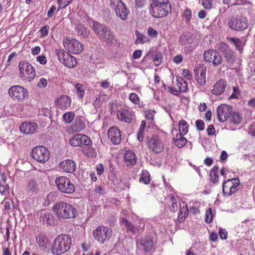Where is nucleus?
Wrapping results in <instances>:
<instances>
[{
  "label": "nucleus",
  "mask_w": 255,
  "mask_h": 255,
  "mask_svg": "<svg viewBox=\"0 0 255 255\" xmlns=\"http://www.w3.org/2000/svg\"><path fill=\"white\" fill-rule=\"evenodd\" d=\"M182 74L188 80H191L192 78V75L188 69L183 70Z\"/></svg>",
  "instance_id": "61"
},
{
  "label": "nucleus",
  "mask_w": 255,
  "mask_h": 255,
  "mask_svg": "<svg viewBox=\"0 0 255 255\" xmlns=\"http://www.w3.org/2000/svg\"><path fill=\"white\" fill-rule=\"evenodd\" d=\"M52 210L58 218L71 219L75 218L77 214L76 208L72 205L63 201L55 203Z\"/></svg>",
  "instance_id": "3"
},
{
  "label": "nucleus",
  "mask_w": 255,
  "mask_h": 255,
  "mask_svg": "<svg viewBox=\"0 0 255 255\" xmlns=\"http://www.w3.org/2000/svg\"><path fill=\"white\" fill-rule=\"evenodd\" d=\"M18 67L20 71L19 76L22 80L30 82L34 79L35 75L34 68L28 62L20 61Z\"/></svg>",
  "instance_id": "6"
},
{
  "label": "nucleus",
  "mask_w": 255,
  "mask_h": 255,
  "mask_svg": "<svg viewBox=\"0 0 255 255\" xmlns=\"http://www.w3.org/2000/svg\"><path fill=\"white\" fill-rule=\"evenodd\" d=\"M37 128V125L34 123L25 122L21 124L20 130L25 134H32L36 131Z\"/></svg>",
  "instance_id": "21"
},
{
  "label": "nucleus",
  "mask_w": 255,
  "mask_h": 255,
  "mask_svg": "<svg viewBox=\"0 0 255 255\" xmlns=\"http://www.w3.org/2000/svg\"><path fill=\"white\" fill-rule=\"evenodd\" d=\"M177 82L180 92H185L187 89V83L181 77L177 79Z\"/></svg>",
  "instance_id": "43"
},
{
  "label": "nucleus",
  "mask_w": 255,
  "mask_h": 255,
  "mask_svg": "<svg viewBox=\"0 0 255 255\" xmlns=\"http://www.w3.org/2000/svg\"><path fill=\"white\" fill-rule=\"evenodd\" d=\"M146 139L149 148L153 152L159 153L163 150L164 145L158 134H154L151 136H147Z\"/></svg>",
  "instance_id": "11"
},
{
  "label": "nucleus",
  "mask_w": 255,
  "mask_h": 255,
  "mask_svg": "<svg viewBox=\"0 0 255 255\" xmlns=\"http://www.w3.org/2000/svg\"><path fill=\"white\" fill-rule=\"evenodd\" d=\"M202 4L206 9H210L212 6V0H202Z\"/></svg>",
  "instance_id": "59"
},
{
  "label": "nucleus",
  "mask_w": 255,
  "mask_h": 255,
  "mask_svg": "<svg viewBox=\"0 0 255 255\" xmlns=\"http://www.w3.org/2000/svg\"><path fill=\"white\" fill-rule=\"evenodd\" d=\"M230 28L235 30H243L248 27V21L245 18L239 16L232 17L228 23Z\"/></svg>",
  "instance_id": "15"
},
{
  "label": "nucleus",
  "mask_w": 255,
  "mask_h": 255,
  "mask_svg": "<svg viewBox=\"0 0 255 255\" xmlns=\"http://www.w3.org/2000/svg\"><path fill=\"white\" fill-rule=\"evenodd\" d=\"M212 93L214 95H220L223 93V81L220 79L214 86Z\"/></svg>",
  "instance_id": "34"
},
{
  "label": "nucleus",
  "mask_w": 255,
  "mask_h": 255,
  "mask_svg": "<svg viewBox=\"0 0 255 255\" xmlns=\"http://www.w3.org/2000/svg\"><path fill=\"white\" fill-rule=\"evenodd\" d=\"M170 201L171 202V206L170 207V210L172 212H175L178 209L176 199L174 197H171Z\"/></svg>",
  "instance_id": "52"
},
{
  "label": "nucleus",
  "mask_w": 255,
  "mask_h": 255,
  "mask_svg": "<svg viewBox=\"0 0 255 255\" xmlns=\"http://www.w3.org/2000/svg\"><path fill=\"white\" fill-rule=\"evenodd\" d=\"M55 53L58 60L65 66L68 68H73L76 66L77 61L72 55L66 52L63 49H57Z\"/></svg>",
  "instance_id": "12"
},
{
  "label": "nucleus",
  "mask_w": 255,
  "mask_h": 255,
  "mask_svg": "<svg viewBox=\"0 0 255 255\" xmlns=\"http://www.w3.org/2000/svg\"><path fill=\"white\" fill-rule=\"evenodd\" d=\"M193 42L192 36L190 34L181 35L179 37V43L182 45L191 44Z\"/></svg>",
  "instance_id": "35"
},
{
  "label": "nucleus",
  "mask_w": 255,
  "mask_h": 255,
  "mask_svg": "<svg viewBox=\"0 0 255 255\" xmlns=\"http://www.w3.org/2000/svg\"><path fill=\"white\" fill-rule=\"evenodd\" d=\"M217 115L218 120L221 122H223L222 116L223 115V105L218 106L217 109Z\"/></svg>",
  "instance_id": "50"
},
{
  "label": "nucleus",
  "mask_w": 255,
  "mask_h": 255,
  "mask_svg": "<svg viewBox=\"0 0 255 255\" xmlns=\"http://www.w3.org/2000/svg\"><path fill=\"white\" fill-rule=\"evenodd\" d=\"M218 170H219V167L217 166H215L211 169V170L210 172V180L213 183H216L218 181V179H219L218 174Z\"/></svg>",
  "instance_id": "36"
},
{
  "label": "nucleus",
  "mask_w": 255,
  "mask_h": 255,
  "mask_svg": "<svg viewBox=\"0 0 255 255\" xmlns=\"http://www.w3.org/2000/svg\"><path fill=\"white\" fill-rule=\"evenodd\" d=\"M71 238L69 235L61 234L54 240L51 251L55 255H60L68 251L71 246Z\"/></svg>",
  "instance_id": "2"
},
{
  "label": "nucleus",
  "mask_w": 255,
  "mask_h": 255,
  "mask_svg": "<svg viewBox=\"0 0 255 255\" xmlns=\"http://www.w3.org/2000/svg\"><path fill=\"white\" fill-rule=\"evenodd\" d=\"M152 57L154 65L156 66L159 65L162 60V54L160 52H156Z\"/></svg>",
  "instance_id": "45"
},
{
  "label": "nucleus",
  "mask_w": 255,
  "mask_h": 255,
  "mask_svg": "<svg viewBox=\"0 0 255 255\" xmlns=\"http://www.w3.org/2000/svg\"><path fill=\"white\" fill-rule=\"evenodd\" d=\"M55 184L58 189L61 192L70 194L73 193L75 190L74 185L71 182L69 178L65 176H60L55 179Z\"/></svg>",
  "instance_id": "7"
},
{
  "label": "nucleus",
  "mask_w": 255,
  "mask_h": 255,
  "mask_svg": "<svg viewBox=\"0 0 255 255\" xmlns=\"http://www.w3.org/2000/svg\"><path fill=\"white\" fill-rule=\"evenodd\" d=\"M47 80L44 78L40 79L39 82L37 84L38 87L41 88H45L47 86Z\"/></svg>",
  "instance_id": "60"
},
{
  "label": "nucleus",
  "mask_w": 255,
  "mask_h": 255,
  "mask_svg": "<svg viewBox=\"0 0 255 255\" xmlns=\"http://www.w3.org/2000/svg\"><path fill=\"white\" fill-rule=\"evenodd\" d=\"M92 141L86 135L77 134L73 136L69 140V143L74 146H89L91 144Z\"/></svg>",
  "instance_id": "17"
},
{
  "label": "nucleus",
  "mask_w": 255,
  "mask_h": 255,
  "mask_svg": "<svg viewBox=\"0 0 255 255\" xmlns=\"http://www.w3.org/2000/svg\"><path fill=\"white\" fill-rule=\"evenodd\" d=\"M179 132L178 133H181L183 135L187 133L188 131V125L185 121L183 120L180 121L179 123Z\"/></svg>",
  "instance_id": "38"
},
{
  "label": "nucleus",
  "mask_w": 255,
  "mask_h": 255,
  "mask_svg": "<svg viewBox=\"0 0 255 255\" xmlns=\"http://www.w3.org/2000/svg\"><path fill=\"white\" fill-rule=\"evenodd\" d=\"M8 93L14 101L21 102L28 95L29 93L26 89L16 85L10 87Z\"/></svg>",
  "instance_id": "10"
},
{
  "label": "nucleus",
  "mask_w": 255,
  "mask_h": 255,
  "mask_svg": "<svg viewBox=\"0 0 255 255\" xmlns=\"http://www.w3.org/2000/svg\"><path fill=\"white\" fill-rule=\"evenodd\" d=\"M49 28V26L47 25L42 27L40 30L41 36H46L48 34Z\"/></svg>",
  "instance_id": "58"
},
{
  "label": "nucleus",
  "mask_w": 255,
  "mask_h": 255,
  "mask_svg": "<svg viewBox=\"0 0 255 255\" xmlns=\"http://www.w3.org/2000/svg\"><path fill=\"white\" fill-rule=\"evenodd\" d=\"M51 213H46L42 217V220L45 223L50 226H55L58 224L59 219Z\"/></svg>",
  "instance_id": "24"
},
{
  "label": "nucleus",
  "mask_w": 255,
  "mask_h": 255,
  "mask_svg": "<svg viewBox=\"0 0 255 255\" xmlns=\"http://www.w3.org/2000/svg\"><path fill=\"white\" fill-rule=\"evenodd\" d=\"M136 8H142L146 4V0H134Z\"/></svg>",
  "instance_id": "55"
},
{
  "label": "nucleus",
  "mask_w": 255,
  "mask_h": 255,
  "mask_svg": "<svg viewBox=\"0 0 255 255\" xmlns=\"http://www.w3.org/2000/svg\"><path fill=\"white\" fill-rule=\"evenodd\" d=\"M76 164L71 159H66L59 164V167L63 171L68 173H73L76 169Z\"/></svg>",
  "instance_id": "20"
},
{
  "label": "nucleus",
  "mask_w": 255,
  "mask_h": 255,
  "mask_svg": "<svg viewBox=\"0 0 255 255\" xmlns=\"http://www.w3.org/2000/svg\"><path fill=\"white\" fill-rule=\"evenodd\" d=\"M92 28L99 38L104 40L107 43L112 44L116 41L114 32L106 25L93 20Z\"/></svg>",
  "instance_id": "1"
},
{
  "label": "nucleus",
  "mask_w": 255,
  "mask_h": 255,
  "mask_svg": "<svg viewBox=\"0 0 255 255\" xmlns=\"http://www.w3.org/2000/svg\"><path fill=\"white\" fill-rule=\"evenodd\" d=\"M227 39L230 41L232 44H234L237 49H240L242 45V41L240 39L236 37H227Z\"/></svg>",
  "instance_id": "44"
},
{
  "label": "nucleus",
  "mask_w": 255,
  "mask_h": 255,
  "mask_svg": "<svg viewBox=\"0 0 255 255\" xmlns=\"http://www.w3.org/2000/svg\"><path fill=\"white\" fill-rule=\"evenodd\" d=\"M108 137L114 144H118L121 141L120 130L116 127L110 128L108 131Z\"/></svg>",
  "instance_id": "19"
},
{
  "label": "nucleus",
  "mask_w": 255,
  "mask_h": 255,
  "mask_svg": "<svg viewBox=\"0 0 255 255\" xmlns=\"http://www.w3.org/2000/svg\"><path fill=\"white\" fill-rule=\"evenodd\" d=\"M139 182L145 184H148L150 183L149 175L147 172H143L142 173Z\"/></svg>",
  "instance_id": "46"
},
{
  "label": "nucleus",
  "mask_w": 255,
  "mask_h": 255,
  "mask_svg": "<svg viewBox=\"0 0 255 255\" xmlns=\"http://www.w3.org/2000/svg\"><path fill=\"white\" fill-rule=\"evenodd\" d=\"M214 53L215 51L213 50H208L206 51L203 55L205 60L210 62L213 61Z\"/></svg>",
  "instance_id": "42"
},
{
  "label": "nucleus",
  "mask_w": 255,
  "mask_h": 255,
  "mask_svg": "<svg viewBox=\"0 0 255 255\" xmlns=\"http://www.w3.org/2000/svg\"><path fill=\"white\" fill-rule=\"evenodd\" d=\"M57 196L58 193L57 192H51L47 195L46 199L43 202V205L45 206H48L50 204L54 203L56 201Z\"/></svg>",
  "instance_id": "33"
},
{
  "label": "nucleus",
  "mask_w": 255,
  "mask_h": 255,
  "mask_svg": "<svg viewBox=\"0 0 255 255\" xmlns=\"http://www.w3.org/2000/svg\"><path fill=\"white\" fill-rule=\"evenodd\" d=\"M75 113L74 112H69L65 113L63 115V120L66 123H71L75 117Z\"/></svg>",
  "instance_id": "41"
},
{
  "label": "nucleus",
  "mask_w": 255,
  "mask_h": 255,
  "mask_svg": "<svg viewBox=\"0 0 255 255\" xmlns=\"http://www.w3.org/2000/svg\"><path fill=\"white\" fill-rule=\"evenodd\" d=\"M93 234L96 240L101 244H103L111 238L112 230L108 227L100 226L94 230Z\"/></svg>",
  "instance_id": "8"
},
{
  "label": "nucleus",
  "mask_w": 255,
  "mask_h": 255,
  "mask_svg": "<svg viewBox=\"0 0 255 255\" xmlns=\"http://www.w3.org/2000/svg\"><path fill=\"white\" fill-rule=\"evenodd\" d=\"M207 132L209 135H212L214 134L215 132V129L213 125H210L208 126L207 129Z\"/></svg>",
  "instance_id": "63"
},
{
  "label": "nucleus",
  "mask_w": 255,
  "mask_h": 255,
  "mask_svg": "<svg viewBox=\"0 0 255 255\" xmlns=\"http://www.w3.org/2000/svg\"><path fill=\"white\" fill-rule=\"evenodd\" d=\"M121 223L126 227L127 231H129L133 234H136L138 231V229L126 218H121Z\"/></svg>",
  "instance_id": "30"
},
{
  "label": "nucleus",
  "mask_w": 255,
  "mask_h": 255,
  "mask_svg": "<svg viewBox=\"0 0 255 255\" xmlns=\"http://www.w3.org/2000/svg\"><path fill=\"white\" fill-rule=\"evenodd\" d=\"M6 177L2 175L1 180L0 181V193L3 194L9 190V186L6 182Z\"/></svg>",
  "instance_id": "40"
},
{
  "label": "nucleus",
  "mask_w": 255,
  "mask_h": 255,
  "mask_svg": "<svg viewBox=\"0 0 255 255\" xmlns=\"http://www.w3.org/2000/svg\"><path fill=\"white\" fill-rule=\"evenodd\" d=\"M73 130L80 131L85 128L84 123L81 117H77L72 126Z\"/></svg>",
  "instance_id": "31"
},
{
  "label": "nucleus",
  "mask_w": 255,
  "mask_h": 255,
  "mask_svg": "<svg viewBox=\"0 0 255 255\" xmlns=\"http://www.w3.org/2000/svg\"><path fill=\"white\" fill-rule=\"evenodd\" d=\"M195 126H196V128L199 131L203 130L204 129V128H205L204 123L202 120H197L195 122Z\"/></svg>",
  "instance_id": "54"
},
{
  "label": "nucleus",
  "mask_w": 255,
  "mask_h": 255,
  "mask_svg": "<svg viewBox=\"0 0 255 255\" xmlns=\"http://www.w3.org/2000/svg\"><path fill=\"white\" fill-rule=\"evenodd\" d=\"M38 181L35 179H30L26 186V190L29 193H37L39 191V184Z\"/></svg>",
  "instance_id": "25"
},
{
  "label": "nucleus",
  "mask_w": 255,
  "mask_h": 255,
  "mask_svg": "<svg viewBox=\"0 0 255 255\" xmlns=\"http://www.w3.org/2000/svg\"><path fill=\"white\" fill-rule=\"evenodd\" d=\"M86 154L89 157H94L96 156V151L94 148L88 147L86 151Z\"/></svg>",
  "instance_id": "56"
},
{
  "label": "nucleus",
  "mask_w": 255,
  "mask_h": 255,
  "mask_svg": "<svg viewBox=\"0 0 255 255\" xmlns=\"http://www.w3.org/2000/svg\"><path fill=\"white\" fill-rule=\"evenodd\" d=\"M184 135L181 133H176L172 137L174 144L179 148L182 147L187 143V139L183 136Z\"/></svg>",
  "instance_id": "27"
},
{
  "label": "nucleus",
  "mask_w": 255,
  "mask_h": 255,
  "mask_svg": "<svg viewBox=\"0 0 255 255\" xmlns=\"http://www.w3.org/2000/svg\"><path fill=\"white\" fill-rule=\"evenodd\" d=\"M148 34L151 37H155L158 35L157 31L155 30L152 27H149L147 30Z\"/></svg>",
  "instance_id": "62"
},
{
  "label": "nucleus",
  "mask_w": 255,
  "mask_h": 255,
  "mask_svg": "<svg viewBox=\"0 0 255 255\" xmlns=\"http://www.w3.org/2000/svg\"><path fill=\"white\" fill-rule=\"evenodd\" d=\"M59 108L66 109L71 105V99L65 95L62 96L58 101Z\"/></svg>",
  "instance_id": "29"
},
{
  "label": "nucleus",
  "mask_w": 255,
  "mask_h": 255,
  "mask_svg": "<svg viewBox=\"0 0 255 255\" xmlns=\"http://www.w3.org/2000/svg\"><path fill=\"white\" fill-rule=\"evenodd\" d=\"M63 44L65 49L73 54H79L83 50V45L76 39L67 37L63 41Z\"/></svg>",
  "instance_id": "14"
},
{
  "label": "nucleus",
  "mask_w": 255,
  "mask_h": 255,
  "mask_svg": "<svg viewBox=\"0 0 255 255\" xmlns=\"http://www.w3.org/2000/svg\"><path fill=\"white\" fill-rule=\"evenodd\" d=\"M124 158L128 165H134L136 162L135 153L131 151H127L124 154Z\"/></svg>",
  "instance_id": "28"
},
{
  "label": "nucleus",
  "mask_w": 255,
  "mask_h": 255,
  "mask_svg": "<svg viewBox=\"0 0 255 255\" xmlns=\"http://www.w3.org/2000/svg\"><path fill=\"white\" fill-rule=\"evenodd\" d=\"M213 215L212 210L209 208L206 212L205 214V221L208 223H211L213 220Z\"/></svg>",
  "instance_id": "48"
},
{
  "label": "nucleus",
  "mask_w": 255,
  "mask_h": 255,
  "mask_svg": "<svg viewBox=\"0 0 255 255\" xmlns=\"http://www.w3.org/2000/svg\"><path fill=\"white\" fill-rule=\"evenodd\" d=\"M225 56L228 62H232L234 59V53L232 50H226Z\"/></svg>",
  "instance_id": "51"
},
{
  "label": "nucleus",
  "mask_w": 255,
  "mask_h": 255,
  "mask_svg": "<svg viewBox=\"0 0 255 255\" xmlns=\"http://www.w3.org/2000/svg\"><path fill=\"white\" fill-rule=\"evenodd\" d=\"M110 5L118 17L123 20L128 19L130 11L122 0H110Z\"/></svg>",
  "instance_id": "5"
},
{
  "label": "nucleus",
  "mask_w": 255,
  "mask_h": 255,
  "mask_svg": "<svg viewBox=\"0 0 255 255\" xmlns=\"http://www.w3.org/2000/svg\"><path fill=\"white\" fill-rule=\"evenodd\" d=\"M213 58V63L214 65H218L223 61L222 55L217 51H215Z\"/></svg>",
  "instance_id": "47"
},
{
  "label": "nucleus",
  "mask_w": 255,
  "mask_h": 255,
  "mask_svg": "<svg viewBox=\"0 0 255 255\" xmlns=\"http://www.w3.org/2000/svg\"><path fill=\"white\" fill-rule=\"evenodd\" d=\"M140 246L145 253H148L153 248V242L151 239L146 238L141 241Z\"/></svg>",
  "instance_id": "26"
},
{
  "label": "nucleus",
  "mask_w": 255,
  "mask_h": 255,
  "mask_svg": "<svg viewBox=\"0 0 255 255\" xmlns=\"http://www.w3.org/2000/svg\"><path fill=\"white\" fill-rule=\"evenodd\" d=\"M240 181L238 178L224 181V196H229L238 190Z\"/></svg>",
  "instance_id": "16"
},
{
  "label": "nucleus",
  "mask_w": 255,
  "mask_h": 255,
  "mask_svg": "<svg viewBox=\"0 0 255 255\" xmlns=\"http://www.w3.org/2000/svg\"><path fill=\"white\" fill-rule=\"evenodd\" d=\"M188 209H187V205H186L185 206H183L182 208L180 209L179 213L178 214V221L180 223H181L183 222L186 216L188 215Z\"/></svg>",
  "instance_id": "39"
},
{
  "label": "nucleus",
  "mask_w": 255,
  "mask_h": 255,
  "mask_svg": "<svg viewBox=\"0 0 255 255\" xmlns=\"http://www.w3.org/2000/svg\"><path fill=\"white\" fill-rule=\"evenodd\" d=\"M76 30L79 35L83 37L84 38H87L89 35V31L87 28L82 24H78L75 27Z\"/></svg>",
  "instance_id": "32"
},
{
  "label": "nucleus",
  "mask_w": 255,
  "mask_h": 255,
  "mask_svg": "<svg viewBox=\"0 0 255 255\" xmlns=\"http://www.w3.org/2000/svg\"><path fill=\"white\" fill-rule=\"evenodd\" d=\"M228 120L231 123L239 125L242 122L243 116L239 112H233L231 106L224 104V121Z\"/></svg>",
  "instance_id": "9"
},
{
  "label": "nucleus",
  "mask_w": 255,
  "mask_h": 255,
  "mask_svg": "<svg viewBox=\"0 0 255 255\" xmlns=\"http://www.w3.org/2000/svg\"><path fill=\"white\" fill-rule=\"evenodd\" d=\"M36 243L42 251H46L50 247V242L47 236L43 234H39L36 238Z\"/></svg>",
  "instance_id": "22"
},
{
  "label": "nucleus",
  "mask_w": 255,
  "mask_h": 255,
  "mask_svg": "<svg viewBox=\"0 0 255 255\" xmlns=\"http://www.w3.org/2000/svg\"><path fill=\"white\" fill-rule=\"evenodd\" d=\"M129 99L132 103L135 104H138L139 99L137 95L134 93H131L129 96Z\"/></svg>",
  "instance_id": "53"
},
{
  "label": "nucleus",
  "mask_w": 255,
  "mask_h": 255,
  "mask_svg": "<svg viewBox=\"0 0 255 255\" xmlns=\"http://www.w3.org/2000/svg\"><path fill=\"white\" fill-rule=\"evenodd\" d=\"M33 159L40 163H44L50 157V152L48 149L43 146L35 147L32 150Z\"/></svg>",
  "instance_id": "13"
},
{
  "label": "nucleus",
  "mask_w": 255,
  "mask_h": 255,
  "mask_svg": "<svg viewBox=\"0 0 255 255\" xmlns=\"http://www.w3.org/2000/svg\"><path fill=\"white\" fill-rule=\"evenodd\" d=\"M37 61H38L41 64H45L46 63L47 60L44 55H40L37 57Z\"/></svg>",
  "instance_id": "64"
},
{
  "label": "nucleus",
  "mask_w": 255,
  "mask_h": 255,
  "mask_svg": "<svg viewBox=\"0 0 255 255\" xmlns=\"http://www.w3.org/2000/svg\"><path fill=\"white\" fill-rule=\"evenodd\" d=\"M136 35V40L135 44H142L149 41L148 38L144 34L141 33L138 31L136 30L135 32Z\"/></svg>",
  "instance_id": "37"
},
{
  "label": "nucleus",
  "mask_w": 255,
  "mask_h": 255,
  "mask_svg": "<svg viewBox=\"0 0 255 255\" xmlns=\"http://www.w3.org/2000/svg\"><path fill=\"white\" fill-rule=\"evenodd\" d=\"M117 116L119 120L127 123L132 122L133 119L132 115L127 110L121 109L117 112Z\"/></svg>",
  "instance_id": "23"
},
{
  "label": "nucleus",
  "mask_w": 255,
  "mask_h": 255,
  "mask_svg": "<svg viewBox=\"0 0 255 255\" xmlns=\"http://www.w3.org/2000/svg\"><path fill=\"white\" fill-rule=\"evenodd\" d=\"M184 15L186 18V21L189 22L192 16L191 10L188 8L185 9L184 12Z\"/></svg>",
  "instance_id": "57"
},
{
  "label": "nucleus",
  "mask_w": 255,
  "mask_h": 255,
  "mask_svg": "<svg viewBox=\"0 0 255 255\" xmlns=\"http://www.w3.org/2000/svg\"><path fill=\"white\" fill-rule=\"evenodd\" d=\"M149 11L153 17L161 18L171 12V6L168 0L152 2L149 5Z\"/></svg>",
  "instance_id": "4"
},
{
  "label": "nucleus",
  "mask_w": 255,
  "mask_h": 255,
  "mask_svg": "<svg viewBox=\"0 0 255 255\" xmlns=\"http://www.w3.org/2000/svg\"><path fill=\"white\" fill-rule=\"evenodd\" d=\"M233 92L232 94L229 97V99H238L239 96L241 94L239 88L237 87H234L233 88Z\"/></svg>",
  "instance_id": "49"
},
{
  "label": "nucleus",
  "mask_w": 255,
  "mask_h": 255,
  "mask_svg": "<svg viewBox=\"0 0 255 255\" xmlns=\"http://www.w3.org/2000/svg\"><path fill=\"white\" fill-rule=\"evenodd\" d=\"M195 77L200 85H204L206 82V66L203 64H199L194 69Z\"/></svg>",
  "instance_id": "18"
}]
</instances>
